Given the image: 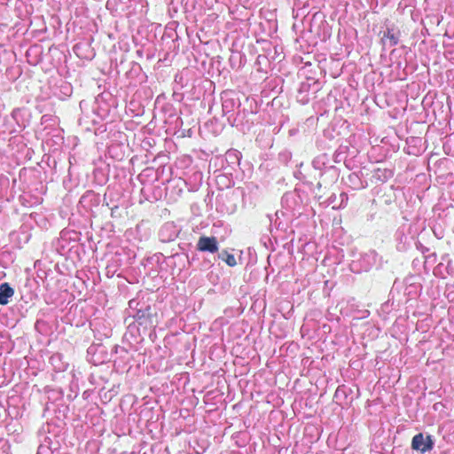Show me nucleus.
I'll return each instance as SVG.
<instances>
[{
    "label": "nucleus",
    "instance_id": "nucleus-4",
    "mask_svg": "<svg viewBox=\"0 0 454 454\" xmlns=\"http://www.w3.org/2000/svg\"><path fill=\"white\" fill-rule=\"evenodd\" d=\"M219 257L223 260L229 266H235L237 264L236 259L233 254H228L227 252H222Z\"/></svg>",
    "mask_w": 454,
    "mask_h": 454
},
{
    "label": "nucleus",
    "instance_id": "nucleus-3",
    "mask_svg": "<svg viewBox=\"0 0 454 454\" xmlns=\"http://www.w3.org/2000/svg\"><path fill=\"white\" fill-rule=\"evenodd\" d=\"M14 294L13 289L9 286L8 283H2L0 285V304L6 305Z\"/></svg>",
    "mask_w": 454,
    "mask_h": 454
},
{
    "label": "nucleus",
    "instance_id": "nucleus-2",
    "mask_svg": "<svg viewBox=\"0 0 454 454\" xmlns=\"http://www.w3.org/2000/svg\"><path fill=\"white\" fill-rule=\"evenodd\" d=\"M200 251L215 253L218 250L217 240L215 237H200L197 243Z\"/></svg>",
    "mask_w": 454,
    "mask_h": 454
},
{
    "label": "nucleus",
    "instance_id": "nucleus-1",
    "mask_svg": "<svg viewBox=\"0 0 454 454\" xmlns=\"http://www.w3.org/2000/svg\"><path fill=\"white\" fill-rule=\"evenodd\" d=\"M434 447V441L430 435L425 436L423 434H416L411 441V448L415 450L425 453Z\"/></svg>",
    "mask_w": 454,
    "mask_h": 454
}]
</instances>
